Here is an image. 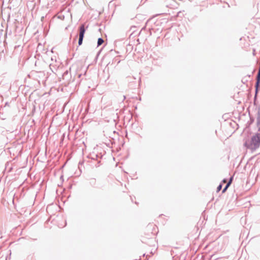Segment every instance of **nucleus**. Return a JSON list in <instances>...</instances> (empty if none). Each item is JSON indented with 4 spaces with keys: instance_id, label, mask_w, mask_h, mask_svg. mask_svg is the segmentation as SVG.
<instances>
[{
    "instance_id": "1",
    "label": "nucleus",
    "mask_w": 260,
    "mask_h": 260,
    "mask_svg": "<svg viewBox=\"0 0 260 260\" xmlns=\"http://www.w3.org/2000/svg\"><path fill=\"white\" fill-rule=\"evenodd\" d=\"M257 132L253 135L250 140L246 141L244 146L249 149L255 150L260 146V108L257 113L256 119Z\"/></svg>"
},
{
    "instance_id": "2",
    "label": "nucleus",
    "mask_w": 260,
    "mask_h": 260,
    "mask_svg": "<svg viewBox=\"0 0 260 260\" xmlns=\"http://www.w3.org/2000/svg\"><path fill=\"white\" fill-rule=\"evenodd\" d=\"M62 79L66 83H70L74 81V79H72V76L70 73V70H66L62 74Z\"/></svg>"
},
{
    "instance_id": "3",
    "label": "nucleus",
    "mask_w": 260,
    "mask_h": 260,
    "mask_svg": "<svg viewBox=\"0 0 260 260\" xmlns=\"http://www.w3.org/2000/svg\"><path fill=\"white\" fill-rule=\"evenodd\" d=\"M79 37L84 38V34H85V32L86 31V28H85L84 24H82L79 27Z\"/></svg>"
},
{
    "instance_id": "4",
    "label": "nucleus",
    "mask_w": 260,
    "mask_h": 260,
    "mask_svg": "<svg viewBox=\"0 0 260 260\" xmlns=\"http://www.w3.org/2000/svg\"><path fill=\"white\" fill-rule=\"evenodd\" d=\"M96 150H98V149H94L93 151L90 154V157L93 160H98V159H100L99 156L98 154V153L96 152Z\"/></svg>"
},
{
    "instance_id": "5",
    "label": "nucleus",
    "mask_w": 260,
    "mask_h": 260,
    "mask_svg": "<svg viewBox=\"0 0 260 260\" xmlns=\"http://www.w3.org/2000/svg\"><path fill=\"white\" fill-rule=\"evenodd\" d=\"M260 84V79H256V81L255 84V96L254 99H256L257 94L258 92L259 86Z\"/></svg>"
},
{
    "instance_id": "6",
    "label": "nucleus",
    "mask_w": 260,
    "mask_h": 260,
    "mask_svg": "<svg viewBox=\"0 0 260 260\" xmlns=\"http://www.w3.org/2000/svg\"><path fill=\"white\" fill-rule=\"evenodd\" d=\"M98 149V150H96V152L98 153V154L99 155V157H100V159H101L103 156V152H104V150H102L101 149H100L99 150V149Z\"/></svg>"
},
{
    "instance_id": "7",
    "label": "nucleus",
    "mask_w": 260,
    "mask_h": 260,
    "mask_svg": "<svg viewBox=\"0 0 260 260\" xmlns=\"http://www.w3.org/2000/svg\"><path fill=\"white\" fill-rule=\"evenodd\" d=\"M104 43V40L102 38H99L97 42V47L101 46Z\"/></svg>"
},
{
    "instance_id": "8",
    "label": "nucleus",
    "mask_w": 260,
    "mask_h": 260,
    "mask_svg": "<svg viewBox=\"0 0 260 260\" xmlns=\"http://www.w3.org/2000/svg\"><path fill=\"white\" fill-rule=\"evenodd\" d=\"M50 69L52 71V72L54 73L57 71V68L52 64H50Z\"/></svg>"
},
{
    "instance_id": "9",
    "label": "nucleus",
    "mask_w": 260,
    "mask_h": 260,
    "mask_svg": "<svg viewBox=\"0 0 260 260\" xmlns=\"http://www.w3.org/2000/svg\"><path fill=\"white\" fill-rule=\"evenodd\" d=\"M83 38H83V37H79V40H78V45H79V46H80L81 45H82V44L83 43Z\"/></svg>"
},
{
    "instance_id": "10",
    "label": "nucleus",
    "mask_w": 260,
    "mask_h": 260,
    "mask_svg": "<svg viewBox=\"0 0 260 260\" xmlns=\"http://www.w3.org/2000/svg\"><path fill=\"white\" fill-rule=\"evenodd\" d=\"M233 178H234V176H232L230 178V179L227 183L228 184V185H231V184H232V181L233 180Z\"/></svg>"
},
{
    "instance_id": "11",
    "label": "nucleus",
    "mask_w": 260,
    "mask_h": 260,
    "mask_svg": "<svg viewBox=\"0 0 260 260\" xmlns=\"http://www.w3.org/2000/svg\"><path fill=\"white\" fill-rule=\"evenodd\" d=\"M230 185H228V184L226 183V185L224 186V187L223 188L222 192L223 193L224 192L226 191V190L228 189V188H229V187L230 186Z\"/></svg>"
},
{
    "instance_id": "12",
    "label": "nucleus",
    "mask_w": 260,
    "mask_h": 260,
    "mask_svg": "<svg viewBox=\"0 0 260 260\" xmlns=\"http://www.w3.org/2000/svg\"><path fill=\"white\" fill-rule=\"evenodd\" d=\"M222 184H220L217 187V191H219L222 188Z\"/></svg>"
},
{
    "instance_id": "13",
    "label": "nucleus",
    "mask_w": 260,
    "mask_h": 260,
    "mask_svg": "<svg viewBox=\"0 0 260 260\" xmlns=\"http://www.w3.org/2000/svg\"><path fill=\"white\" fill-rule=\"evenodd\" d=\"M227 180L226 179L224 178L223 179L222 182L224 183H225L226 182Z\"/></svg>"
},
{
    "instance_id": "14",
    "label": "nucleus",
    "mask_w": 260,
    "mask_h": 260,
    "mask_svg": "<svg viewBox=\"0 0 260 260\" xmlns=\"http://www.w3.org/2000/svg\"><path fill=\"white\" fill-rule=\"evenodd\" d=\"M125 99V95H123L122 101H124Z\"/></svg>"
},
{
    "instance_id": "15",
    "label": "nucleus",
    "mask_w": 260,
    "mask_h": 260,
    "mask_svg": "<svg viewBox=\"0 0 260 260\" xmlns=\"http://www.w3.org/2000/svg\"><path fill=\"white\" fill-rule=\"evenodd\" d=\"M78 78H80V77L81 76V74H79V75H78Z\"/></svg>"
},
{
    "instance_id": "16",
    "label": "nucleus",
    "mask_w": 260,
    "mask_h": 260,
    "mask_svg": "<svg viewBox=\"0 0 260 260\" xmlns=\"http://www.w3.org/2000/svg\"><path fill=\"white\" fill-rule=\"evenodd\" d=\"M77 37V36H76V37H75V39H74V41H76Z\"/></svg>"
}]
</instances>
